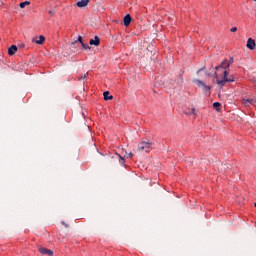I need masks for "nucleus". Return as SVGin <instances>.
I'll return each mask as SVG.
<instances>
[{
  "instance_id": "obj_14",
  "label": "nucleus",
  "mask_w": 256,
  "mask_h": 256,
  "mask_svg": "<svg viewBox=\"0 0 256 256\" xmlns=\"http://www.w3.org/2000/svg\"><path fill=\"white\" fill-rule=\"evenodd\" d=\"M31 1H25V2H21L19 4L20 9H25V7H27V5H30Z\"/></svg>"
},
{
  "instance_id": "obj_1",
  "label": "nucleus",
  "mask_w": 256,
  "mask_h": 256,
  "mask_svg": "<svg viewBox=\"0 0 256 256\" xmlns=\"http://www.w3.org/2000/svg\"><path fill=\"white\" fill-rule=\"evenodd\" d=\"M229 67H231V65L227 62V60H224L220 65L216 66L217 71H219V69H223V71H222L223 79L222 80H219V76H217V73H215L216 83L220 87H225V83H233L235 81V76H233V75L229 76Z\"/></svg>"
},
{
  "instance_id": "obj_20",
  "label": "nucleus",
  "mask_w": 256,
  "mask_h": 256,
  "mask_svg": "<svg viewBox=\"0 0 256 256\" xmlns=\"http://www.w3.org/2000/svg\"><path fill=\"white\" fill-rule=\"evenodd\" d=\"M233 61H234L233 57H230V60H227V63H229V65H233Z\"/></svg>"
},
{
  "instance_id": "obj_27",
  "label": "nucleus",
  "mask_w": 256,
  "mask_h": 256,
  "mask_svg": "<svg viewBox=\"0 0 256 256\" xmlns=\"http://www.w3.org/2000/svg\"><path fill=\"white\" fill-rule=\"evenodd\" d=\"M254 1H256V0H254Z\"/></svg>"
},
{
  "instance_id": "obj_25",
  "label": "nucleus",
  "mask_w": 256,
  "mask_h": 256,
  "mask_svg": "<svg viewBox=\"0 0 256 256\" xmlns=\"http://www.w3.org/2000/svg\"><path fill=\"white\" fill-rule=\"evenodd\" d=\"M254 83H255V85H256V79L254 80Z\"/></svg>"
},
{
  "instance_id": "obj_2",
  "label": "nucleus",
  "mask_w": 256,
  "mask_h": 256,
  "mask_svg": "<svg viewBox=\"0 0 256 256\" xmlns=\"http://www.w3.org/2000/svg\"><path fill=\"white\" fill-rule=\"evenodd\" d=\"M153 149V143L150 141H143L138 144V153H149Z\"/></svg>"
},
{
  "instance_id": "obj_6",
  "label": "nucleus",
  "mask_w": 256,
  "mask_h": 256,
  "mask_svg": "<svg viewBox=\"0 0 256 256\" xmlns=\"http://www.w3.org/2000/svg\"><path fill=\"white\" fill-rule=\"evenodd\" d=\"M79 43L83 45V37L79 36L77 40L71 43L72 49H75L76 47H79Z\"/></svg>"
},
{
  "instance_id": "obj_16",
  "label": "nucleus",
  "mask_w": 256,
  "mask_h": 256,
  "mask_svg": "<svg viewBox=\"0 0 256 256\" xmlns=\"http://www.w3.org/2000/svg\"><path fill=\"white\" fill-rule=\"evenodd\" d=\"M89 75V73L87 72V73H85V74H83V75H81V77L80 78H78V81H83V79H87V76Z\"/></svg>"
},
{
  "instance_id": "obj_15",
  "label": "nucleus",
  "mask_w": 256,
  "mask_h": 256,
  "mask_svg": "<svg viewBox=\"0 0 256 256\" xmlns=\"http://www.w3.org/2000/svg\"><path fill=\"white\" fill-rule=\"evenodd\" d=\"M213 107H214V109H216V111H220V109H221V103H219V102H214V103H213Z\"/></svg>"
},
{
  "instance_id": "obj_26",
  "label": "nucleus",
  "mask_w": 256,
  "mask_h": 256,
  "mask_svg": "<svg viewBox=\"0 0 256 256\" xmlns=\"http://www.w3.org/2000/svg\"><path fill=\"white\" fill-rule=\"evenodd\" d=\"M254 206L256 207V202H255Z\"/></svg>"
},
{
  "instance_id": "obj_23",
  "label": "nucleus",
  "mask_w": 256,
  "mask_h": 256,
  "mask_svg": "<svg viewBox=\"0 0 256 256\" xmlns=\"http://www.w3.org/2000/svg\"><path fill=\"white\" fill-rule=\"evenodd\" d=\"M62 225H64V227L68 228L69 227V224L65 223V222H62Z\"/></svg>"
},
{
  "instance_id": "obj_10",
  "label": "nucleus",
  "mask_w": 256,
  "mask_h": 256,
  "mask_svg": "<svg viewBox=\"0 0 256 256\" xmlns=\"http://www.w3.org/2000/svg\"><path fill=\"white\" fill-rule=\"evenodd\" d=\"M77 7L83 8L89 5V0H80L76 3Z\"/></svg>"
},
{
  "instance_id": "obj_13",
  "label": "nucleus",
  "mask_w": 256,
  "mask_h": 256,
  "mask_svg": "<svg viewBox=\"0 0 256 256\" xmlns=\"http://www.w3.org/2000/svg\"><path fill=\"white\" fill-rule=\"evenodd\" d=\"M103 96H104V100H105V101H111V99H113V95H111V94L109 93V91H105V92L103 93Z\"/></svg>"
},
{
  "instance_id": "obj_21",
  "label": "nucleus",
  "mask_w": 256,
  "mask_h": 256,
  "mask_svg": "<svg viewBox=\"0 0 256 256\" xmlns=\"http://www.w3.org/2000/svg\"><path fill=\"white\" fill-rule=\"evenodd\" d=\"M230 31L231 33H235L237 31V27H232Z\"/></svg>"
},
{
  "instance_id": "obj_12",
  "label": "nucleus",
  "mask_w": 256,
  "mask_h": 256,
  "mask_svg": "<svg viewBox=\"0 0 256 256\" xmlns=\"http://www.w3.org/2000/svg\"><path fill=\"white\" fill-rule=\"evenodd\" d=\"M15 53H17V46L15 45L10 46V48L8 49V55L13 56L15 55Z\"/></svg>"
},
{
  "instance_id": "obj_24",
  "label": "nucleus",
  "mask_w": 256,
  "mask_h": 256,
  "mask_svg": "<svg viewBox=\"0 0 256 256\" xmlns=\"http://www.w3.org/2000/svg\"><path fill=\"white\" fill-rule=\"evenodd\" d=\"M120 159H121L122 161H124V160H125V158H123V157H120Z\"/></svg>"
},
{
  "instance_id": "obj_3",
  "label": "nucleus",
  "mask_w": 256,
  "mask_h": 256,
  "mask_svg": "<svg viewBox=\"0 0 256 256\" xmlns=\"http://www.w3.org/2000/svg\"><path fill=\"white\" fill-rule=\"evenodd\" d=\"M243 104L245 105V107H249V105H254V107H256V99L255 98L244 99Z\"/></svg>"
},
{
  "instance_id": "obj_7",
  "label": "nucleus",
  "mask_w": 256,
  "mask_h": 256,
  "mask_svg": "<svg viewBox=\"0 0 256 256\" xmlns=\"http://www.w3.org/2000/svg\"><path fill=\"white\" fill-rule=\"evenodd\" d=\"M89 43H90V45L99 47V45L101 44V39L99 38V36H95L94 39H91Z\"/></svg>"
},
{
  "instance_id": "obj_18",
  "label": "nucleus",
  "mask_w": 256,
  "mask_h": 256,
  "mask_svg": "<svg viewBox=\"0 0 256 256\" xmlns=\"http://www.w3.org/2000/svg\"><path fill=\"white\" fill-rule=\"evenodd\" d=\"M48 13H49V16H50V17H53V15H55V10L50 9V10L48 11Z\"/></svg>"
},
{
  "instance_id": "obj_19",
  "label": "nucleus",
  "mask_w": 256,
  "mask_h": 256,
  "mask_svg": "<svg viewBox=\"0 0 256 256\" xmlns=\"http://www.w3.org/2000/svg\"><path fill=\"white\" fill-rule=\"evenodd\" d=\"M124 157H127V159H129V158H131V157H133V153H127L126 152V154L124 155Z\"/></svg>"
},
{
  "instance_id": "obj_5",
  "label": "nucleus",
  "mask_w": 256,
  "mask_h": 256,
  "mask_svg": "<svg viewBox=\"0 0 256 256\" xmlns=\"http://www.w3.org/2000/svg\"><path fill=\"white\" fill-rule=\"evenodd\" d=\"M34 42L36 45H43V43H45V36L43 35L36 36L34 39Z\"/></svg>"
},
{
  "instance_id": "obj_17",
  "label": "nucleus",
  "mask_w": 256,
  "mask_h": 256,
  "mask_svg": "<svg viewBox=\"0 0 256 256\" xmlns=\"http://www.w3.org/2000/svg\"><path fill=\"white\" fill-rule=\"evenodd\" d=\"M81 45H82L83 49H85V50L91 49V46L88 44L82 43Z\"/></svg>"
},
{
  "instance_id": "obj_9",
  "label": "nucleus",
  "mask_w": 256,
  "mask_h": 256,
  "mask_svg": "<svg viewBox=\"0 0 256 256\" xmlns=\"http://www.w3.org/2000/svg\"><path fill=\"white\" fill-rule=\"evenodd\" d=\"M40 253L42 255H48V256H53V251L46 249V248H40L39 249Z\"/></svg>"
},
{
  "instance_id": "obj_4",
  "label": "nucleus",
  "mask_w": 256,
  "mask_h": 256,
  "mask_svg": "<svg viewBox=\"0 0 256 256\" xmlns=\"http://www.w3.org/2000/svg\"><path fill=\"white\" fill-rule=\"evenodd\" d=\"M246 47L247 49H250V51H253V49H255V40L253 38H249L247 40Z\"/></svg>"
},
{
  "instance_id": "obj_22",
  "label": "nucleus",
  "mask_w": 256,
  "mask_h": 256,
  "mask_svg": "<svg viewBox=\"0 0 256 256\" xmlns=\"http://www.w3.org/2000/svg\"><path fill=\"white\" fill-rule=\"evenodd\" d=\"M191 113L194 115L195 114V108H192L191 111L189 112V114L191 115Z\"/></svg>"
},
{
  "instance_id": "obj_11",
  "label": "nucleus",
  "mask_w": 256,
  "mask_h": 256,
  "mask_svg": "<svg viewBox=\"0 0 256 256\" xmlns=\"http://www.w3.org/2000/svg\"><path fill=\"white\" fill-rule=\"evenodd\" d=\"M129 25H131V15H130V14H127V15L124 17V26H125V27H129Z\"/></svg>"
},
{
  "instance_id": "obj_8",
  "label": "nucleus",
  "mask_w": 256,
  "mask_h": 256,
  "mask_svg": "<svg viewBox=\"0 0 256 256\" xmlns=\"http://www.w3.org/2000/svg\"><path fill=\"white\" fill-rule=\"evenodd\" d=\"M196 83L199 87H202L204 91H209L211 89V87L205 85L201 80H196Z\"/></svg>"
}]
</instances>
